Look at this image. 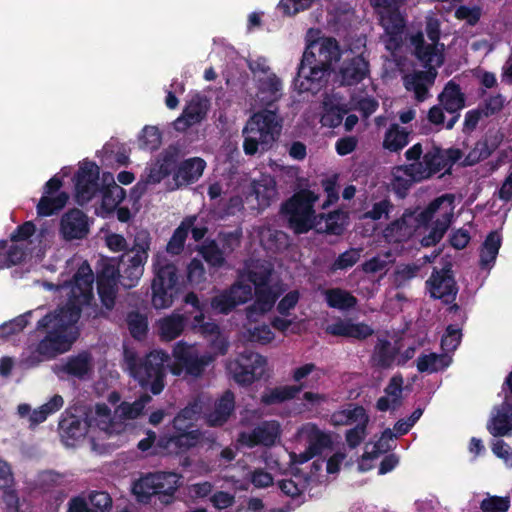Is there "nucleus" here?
I'll return each mask as SVG.
<instances>
[{
    "label": "nucleus",
    "mask_w": 512,
    "mask_h": 512,
    "mask_svg": "<svg viewBox=\"0 0 512 512\" xmlns=\"http://www.w3.org/2000/svg\"><path fill=\"white\" fill-rule=\"evenodd\" d=\"M505 105V97L497 93L495 95H490L486 99H484V102L480 109L483 112V116L490 117L497 113H499Z\"/></svg>",
    "instance_id": "64"
},
{
    "label": "nucleus",
    "mask_w": 512,
    "mask_h": 512,
    "mask_svg": "<svg viewBox=\"0 0 512 512\" xmlns=\"http://www.w3.org/2000/svg\"><path fill=\"white\" fill-rule=\"evenodd\" d=\"M306 436L308 448L316 456L323 453L325 449L333 448V440L331 434L322 431L316 424L309 423L306 428Z\"/></svg>",
    "instance_id": "36"
},
{
    "label": "nucleus",
    "mask_w": 512,
    "mask_h": 512,
    "mask_svg": "<svg viewBox=\"0 0 512 512\" xmlns=\"http://www.w3.org/2000/svg\"><path fill=\"white\" fill-rule=\"evenodd\" d=\"M93 512H108L112 507V498L105 491H94L89 495Z\"/></svg>",
    "instance_id": "63"
},
{
    "label": "nucleus",
    "mask_w": 512,
    "mask_h": 512,
    "mask_svg": "<svg viewBox=\"0 0 512 512\" xmlns=\"http://www.w3.org/2000/svg\"><path fill=\"white\" fill-rule=\"evenodd\" d=\"M206 168V162L200 157L183 160L177 167L174 179L180 184H193L199 180Z\"/></svg>",
    "instance_id": "30"
},
{
    "label": "nucleus",
    "mask_w": 512,
    "mask_h": 512,
    "mask_svg": "<svg viewBox=\"0 0 512 512\" xmlns=\"http://www.w3.org/2000/svg\"><path fill=\"white\" fill-rule=\"evenodd\" d=\"M445 357L436 353L421 354L416 367L420 373H435L443 369L447 364L444 363Z\"/></svg>",
    "instance_id": "51"
},
{
    "label": "nucleus",
    "mask_w": 512,
    "mask_h": 512,
    "mask_svg": "<svg viewBox=\"0 0 512 512\" xmlns=\"http://www.w3.org/2000/svg\"><path fill=\"white\" fill-rule=\"evenodd\" d=\"M267 361L262 355L244 350L230 365L233 379L241 386H249L260 380L265 374Z\"/></svg>",
    "instance_id": "8"
},
{
    "label": "nucleus",
    "mask_w": 512,
    "mask_h": 512,
    "mask_svg": "<svg viewBox=\"0 0 512 512\" xmlns=\"http://www.w3.org/2000/svg\"><path fill=\"white\" fill-rule=\"evenodd\" d=\"M427 78L425 72H416L411 76L405 77V88L413 91L418 101H424L428 96V88L424 82Z\"/></svg>",
    "instance_id": "52"
},
{
    "label": "nucleus",
    "mask_w": 512,
    "mask_h": 512,
    "mask_svg": "<svg viewBox=\"0 0 512 512\" xmlns=\"http://www.w3.org/2000/svg\"><path fill=\"white\" fill-rule=\"evenodd\" d=\"M198 251L206 263L213 268H221L226 264V254L216 240H205Z\"/></svg>",
    "instance_id": "45"
},
{
    "label": "nucleus",
    "mask_w": 512,
    "mask_h": 512,
    "mask_svg": "<svg viewBox=\"0 0 512 512\" xmlns=\"http://www.w3.org/2000/svg\"><path fill=\"white\" fill-rule=\"evenodd\" d=\"M169 359L168 353L162 350H153L144 357H139L134 351H124L130 376L153 395H159L165 388Z\"/></svg>",
    "instance_id": "3"
},
{
    "label": "nucleus",
    "mask_w": 512,
    "mask_h": 512,
    "mask_svg": "<svg viewBox=\"0 0 512 512\" xmlns=\"http://www.w3.org/2000/svg\"><path fill=\"white\" fill-rule=\"evenodd\" d=\"M281 435V427L276 420H265L255 426L250 432H241L238 442L248 448L256 446L272 447Z\"/></svg>",
    "instance_id": "15"
},
{
    "label": "nucleus",
    "mask_w": 512,
    "mask_h": 512,
    "mask_svg": "<svg viewBox=\"0 0 512 512\" xmlns=\"http://www.w3.org/2000/svg\"><path fill=\"white\" fill-rule=\"evenodd\" d=\"M242 238V230L236 229L234 231L220 232L218 234V240L221 244V249L226 255L231 254L234 250L240 246Z\"/></svg>",
    "instance_id": "56"
},
{
    "label": "nucleus",
    "mask_w": 512,
    "mask_h": 512,
    "mask_svg": "<svg viewBox=\"0 0 512 512\" xmlns=\"http://www.w3.org/2000/svg\"><path fill=\"white\" fill-rule=\"evenodd\" d=\"M254 290L255 301L252 307L262 314L270 311L278 298V294L273 291L271 285L257 287Z\"/></svg>",
    "instance_id": "47"
},
{
    "label": "nucleus",
    "mask_w": 512,
    "mask_h": 512,
    "mask_svg": "<svg viewBox=\"0 0 512 512\" xmlns=\"http://www.w3.org/2000/svg\"><path fill=\"white\" fill-rule=\"evenodd\" d=\"M118 269L119 283L127 289L135 287L144 272V268H138L137 266H132L130 264H125L123 269Z\"/></svg>",
    "instance_id": "53"
},
{
    "label": "nucleus",
    "mask_w": 512,
    "mask_h": 512,
    "mask_svg": "<svg viewBox=\"0 0 512 512\" xmlns=\"http://www.w3.org/2000/svg\"><path fill=\"white\" fill-rule=\"evenodd\" d=\"M318 200V196L309 189H303L296 192L283 205V209H292L300 212L315 215L314 203Z\"/></svg>",
    "instance_id": "38"
},
{
    "label": "nucleus",
    "mask_w": 512,
    "mask_h": 512,
    "mask_svg": "<svg viewBox=\"0 0 512 512\" xmlns=\"http://www.w3.org/2000/svg\"><path fill=\"white\" fill-rule=\"evenodd\" d=\"M308 46H313L314 52L315 49H317L316 63L333 71V63L339 61L341 57V49L338 41L333 37H322L310 43Z\"/></svg>",
    "instance_id": "26"
},
{
    "label": "nucleus",
    "mask_w": 512,
    "mask_h": 512,
    "mask_svg": "<svg viewBox=\"0 0 512 512\" xmlns=\"http://www.w3.org/2000/svg\"><path fill=\"white\" fill-rule=\"evenodd\" d=\"M314 0H280L278 9L285 16H294L297 13L309 9Z\"/></svg>",
    "instance_id": "62"
},
{
    "label": "nucleus",
    "mask_w": 512,
    "mask_h": 512,
    "mask_svg": "<svg viewBox=\"0 0 512 512\" xmlns=\"http://www.w3.org/2000/svg\"><path fill=\"white\" fill-rule=\"evenodd\" d=\"M360 257L361 249L350 248L339 254L333 263L330 264L328 271L329 273L334 274L337 271H343L352 268L360 260Z\"/></svg>",
    "instance_id": "49"
},
{
    "label": "nucleus",
    "mask_w": 512,
    "mask_h": 512,
    "mask_svg": "<svg viewBox=\"0 0 512 512\" xmlns=\"http://www.w3.org/2000/svg\"><path fill=\"white\" fill-rule=\"evenodd\" d=\"M447 158L439 147L427 151L421 162H414L402 166L403 173L415 182L428 179L443 170L447 165Z\"/></svg>",
    "instance_id": "12"
},
{
    "label": "nucleus",
    "mask_w": 512,
    "mask_h": 512,
    "mask_svg": "<svg viewBox=\"0 0 512 512\" xmlns=\"http://www.w3.org/2000/svg\"><path fill=\"white\" fill-rule=\"evenodd\" d=\"M31 314V312H27L0 326V337H8L21 332L28 325V317Z\"/></svg>",
    "instance_id": "61"
},
{
    "label": "nucleus",
    "mask_w": 512,
    "mask_h": 512,
    "mask_svg": "<svg viewBox=\"0 0 512 512\" xmlns=\"http://www.w3.org/2000/svg\"><path fill=\"white\" fill-rule=\"evenodd\" d=\"M510 508V497L489 496L480 503L482 512H507Z\"/></svg>",
    "instance_id": "58"
},
{
    "label": "nucleus",
    "mask_w": 512,
    "mask_h": 512,
    "mask_svg": "<svg viewBox=\"0 0 512 512\" xmlns=\"http://www.w3.org/2000/svg\"><path fill=\"white\" fill-rule=\"evenodd\" d=\"M142 148L147 150H157L162 143V135L159 129L155 126H145L142 130V135L139 138Z\"/></svg>",
    "instance_id": "54"
},
{
    "label": "nucleus",
    "mask_w": 512,
    "mask_h": 512,
    "mask_svg": "<svg viewBox=\"0 0 512 512\" xmlns=\"http://www.w3.org/2000/svg\"><path fill=\"white\" fill-rule=\"evenodd\" d=\"M69 195L65 191L59 192L56 196L43 194L37 204V214L40 217H48L62 210L68 202Z\"/></svg>",
    "instance_id": "40"
},
{
    "label": "nucleus",
    "mask_w": 512,
    "mask_h": 512,
    "mask_svg": "<svg viewBox=\"0 0 512 512\" xmlns=\"http://www.w3.org/2000/svg\"><path fill=\"white\" fill-rule=\"evenodd\" d=\"M413 211L407 209L402 216L391 223L384 229L383 233L386 239L393 242H403L411 238L416 230L413 223Z\"/></svg>",
    "instance_id": "24"
},
{
    "label": "nucleus",
    "mask_w": 512,
    "mask_h": 512,
    "mask_svg": "<svg viewBox=\"0 0 512 512\" xmlns=\"http://www.w3.org/2000/svg\"><path fill=\"white\" fill-rule=\"evenodd\" d=\"M100 169L93 161L85 160L75 174V191L79 203H86L99 192Z\"/></svg>",
    "instance_id": "14"
},
{
    "label": "nucleus",
    "mask_w": 512,
    "mask_h": 512,
    "mask_svg": "<svg viewBox=\"0 0 512 512\" xmlns=\"http://www.w3.org/2000/svg\"><path fill=\"white\" fill-rule=\"evenodd\" d=\"M235 410V396L231 390H226L214 403V408L205 413V422L209 427H222L226 424Z\"/></svg>",
    "instance_id": "22"
},
{
    "label": "nucleus",
    "mask_w": 512,
    "mask_h": 512,
    "mask_svg": "<svg viewBox=\"0 0 512 512\" xmlns=\"http://www.w3.org/2000/svg\"><path fill=\"white\" fill-rule=\"evenodd\" d=\"M187 317L181 314H172L160 320L159 330L163 340L171 341L176 339L183 332Z\"/></svg>",
    "instance_id": "42"
},
{
    "label": "nucleus",
    "mask_w": 512,
    "mask_h": 512,
    "mask_svg": "<svg viewBox=\"0 0 512 512\" xmlns=\"http://www.w3.org/2000/svg\"><path fill=\"white\" fill-rule=\"evenodd\" d=\"M60 232L66 240L83 239L89 233L88 218L77 208L70 209L61 218Z\"/></svg>",
    "instance_id": "17"
},
{
    "label": "nucleus",
    "mask_w": 512,
    "mask_h": 512,
    "mask_svg": "<svg viewBox=\"0 0 512 512\" xmlns=\"http://www.w3.org/2000/svg\"><path fill=\"white\" fill-rule=\"evenodd\" d=\"M347 113L348 108L346 105L334 104L332 101H324L321 123L325 127L336 128L342 123Z\"/></svg>",
    "instance_id": "44"
},
{
    "label": "nucleus",
    "mask_w": 512,
    "mask_h": 512,
    "mask_svg": "<svg viewBox=\"0 0 512 512\" xmlns=\"http://www.w3.org/2000/svg\"><path fill=\"white\" fill-rule=\"evenodd\" d=\"M369 420L361 421V423H357L351 429H348L345 433L346 443L349 448L354 449L358 447L361 442L365 439L367 435V426Z\"/></svg>",
    "instance_id": "59"
},
{
    "label": "nucleus",
    "mask_w": 512,
    "mask_h": 512,
    "mask_svg": "<svg viewBox=\"0 0 512 512\" xmlns=\"http://www.w3.org/2000/svg\"><path fill=\"white\" fill-rule=\"evenodd\" d=\"M455 195L451 193L443 194L433 199L422 211L416 213L413 211V223L416 230L420 227H427L437 212H444L446 207L454 205Z\"/></svg>",
    "instance_id": "27"
},
{
    "label": "nucleus",
    "mask_w": 512,
    "mask_h": 512,
    "mask_svg": "<svg viewBox=\"0 0 512 512\" xmlns=\"http://www.w3.org/2000/svg\"><path fill=\"white\" fill-rule=\"evenodd\" d=\"M411 44L414 46L415 56L428 70L442 65L443 56L437 49L435 44H427L421 32L416 33L411 38Z\"/></svg>",
    "instance_id": "25"
},
{
    "label": "nucleus",
    "mask_w": 512,
    "mask_h": 512,
    "mask_svg": "<svg viewBox=\"0 0 512 512\" xmlns=\"http://www.w3.org/2000/svg\"><path fill=\"white\" fill-rule=\"evenodd\" d=\"M125 190L114 181L102 191V208L107 212L114 211L125 199Z\"/></svg>",
    "instance_id": "48"
},
{
    "label": "nucleus",
    "mask_w": 512,
    "mask_h": 512,
    "mask_svg": "<svg viewBox=\"0 0 512 512\" xmlns=\"http://www.w3.org/2000/svg\"><path fill=\"white\" fill-rule=\"evenodd\" d=\"M332 336L365 340L372 336L374 330L366 323H353L351 319H338L326 328Z\"/></svg>",
    "instance_id": "23"
},
{
    "label": "nucleus",
    "mask_w": 512,
    "mask_h": 512,
    "mask_svg": "<svg viewBox=\"0 0 512 512\" xmlns=\"http://www.w3.org/2000/svg\"><path fill=\"white\" fill-rule=\"evenodd\" d=\"M487 430L494 437L512 436V402L503 400L499 406L494 407Z\"/></svg>",
    "instance_id": "20"
},
{
    "label": "nucleus",
    "mask_w": 512,
    "mask_h": 512,
    "mask_svg": "<svg viewBox=\"0 0 512 512\" xmlns=\"http://www.w3.org/2000/svg\"><path fill=\"white\" fill-rule=\"evenodd\" d=\"M89 304L69 296L65 306L42 317L37 323L36 330L46 335L38 344V352L43 355L65 352L70 346L67 331L80 319L82 306Z\"/></svg>",
    "instance_id": "1"
},
{
    "label": "nucleus",
    "mask_w": 512,
    "mask_h": 512,
    "mask_svg": "<svg viewBox=\"0 0 512 512\" xmlns=\"http://www.w3.org/2000/svg\"><path fill=\"white\" fill-rule=\"evenodd\" d=\"M243 279L254 288L270 285L274 273L273 265L261 259L246 261L244 267L237 271Z\"/></svg>",
    "instance_id": "19"
},
{
    "label": "nucleus",
    "mask_w": 512,
    "mask_h": 512,
    "mask_svg": "<svg viewBox=\"0 0 512 512\" xmlns=\"http://www.w3.org/2000/svg\"><path fill=\"white\" fill-rule=\"evenodd\" d=\"M252 296V286L237 273L236 280L211 299V306L219 313L227 315L236 307L249 302Z\"/></svg>",
    "instance_id": "9"
},
{
    "label": "nucleus",
    "mask_w": 512,
    "mask_h": 512,
    "mask_svg": "<svg viewBox=\"0 0 512 512\" xmlns=\"http://www.w3.org/2000/svg\"><path fill=\"white\" fill-rule=\"evenodd\" d=\"M282 129V120L277 115V108L262 109L254 113L243 128V150L248 156L269 150L278 139Z\"/></svg>",
    "instance_id": "4"
},
{
    "label": "nucleus",
    "mask_w": 512,
    "mask_h": 512,
    "mask_svg": "<svg viewBox=\"0 0 512 512\" xmlns=\"http://www.w3.org/2000/svg\"><path fill=\"white\" fill-rule=\"evenodd\" d=\"M127 326L131 336L135 339H142L148 331V320L139 311H130L126 317Z\"/></svg>",
    "instance_id": "50"
},
{
    "label": "nucleus",
    "mask_w": 512,
    "mask_h": 512,
    "mask_svg": "<svg viewBox=\"0 0 512 512\" xmlns=\"http://www.w3.org/2000/svg\"><path fill=\"white\" fill-rule=\"evenodd\" d=\"M399 348L388 339H378L371 355V365L379 369H389L397 361Z\"/></svg>",
    "instance_id": "29"
},
{
    "label": "nucleus",
    "mask_w": 512,
    "mask_h": 512,
    "mask_svg": "<svg viewBox=\"0 0 512 512\" xmlns=\"http://www.w3.org/2000/svg\"><path fill=\"white\" fill-rule=\"evenodd\" d=\"M308 387H311L308 383H300L298 385H286L269 389L261 395V403L264 405H274L292 400Z\"/></svg>",
    "instance_id": "32"
},
{
    "label": "nucleus",
    "mask_w": 512,
    "mask_h": 512,
    "mask_svg": "<svg viewBox=\"0 0 512 512\" xmlns=\"http://www.w3.org/2000/svg\"><path fill=\"white\" fill-rule=\"evenodd\" d=\"M89 304L69 296L65 306L42 317L37 323L36 330L46 335L38 344V352L43 355L65 352L70 346L67 331L80 319L82 306Z\"/></svg>",
    "instance_id": "2"
},
{
    "label": "nucleus",
    "mask_w": 512,
    "mask_h": 512,
    "mask_svg": "<svg viewBox=\"0 0 512 512\" xmlns=\"http://www.w3.org/2000/svg\"><path fill=\"white\" fill-rule=\"evenodd\" d=\"M173 357L176 364L193 377L201 376L206 367L215 360L214 355L210 353L200 355L194 344H188L182 340L175 344Z\"/></svg>",
    "instance_id": "10"
},
{
    "label": "nucleus",
    "mask_w": 512,
    "mask_h": 512,
    "mask_svg": "<svg viewBox=\"0 0 512 512\" xmlns=\"http://www.w3.org/2000/svg\"><path fill=\"white\" fill-rule=\"evenodd\" d=\"M119 269L112 264H104L97 273V286L117 287L119 282Z\"/></svg>",
    "instance_id": "57"
},
{
    "label": "nucleus",
    "mask_w": 512,
    "mask_h": 512,
    "mask_svg": "<svg viewBox=\"0 0 512 512\" xmlns=\"http://www.w3.org/2000/svg\"><path fill=\"white\" fill-rule=\"evenodd\" d=\"M178 482L179 477L173 472L150 473L135 483L134 493L143 501L157 496L161 503L170 504L178 488Z\"/></svg>",
    "instance_id": "7"
},
{
    "label": "nucleus",
    "mask_w": 512,
    "mask_h": 512,
    "mask_svg": "<svg viewBox=\"0 0 512 512\" xmlns=\"http://www.w3.org/2000/svg\"><path fill=\"white\" fill-rule=\"evenodd\" d=\"M453 211L454 205L445 208L444 212L441 214V217L433 222L430 232L423 237V246H435L442 240L452 223Z\"/></svg>",
    "instance_id": "35"
},
{
    "label": "nucleus",
    "mask_w": 512,
    "mask_h": 512,
    "mask_svg": "<svg viewBox=\"0 0 512 512\" xmlns=\"http://www.w3.org/2000/svg\"><path fill=\"white\" fill-rule=\"evenodd\" d=\"M61 371L68 376L84 380L93 371V358L87 351H82L74 356H69L62 365Z\"/></svg>",
    "instance_id": "28"
},
{
    "label": "nucleus",
    "mask_w": 512,
    "mask_h": 512,
    "mask_svg": "<svg viewBox=\"0 0 512 512\" xmlns=\"http://www.w3.org/2000/svg\"><path fill=\"white\" fill-rule=\"evenodd\" d=\"M369 420L365 408L361 405H355L352 409H343L336 411L331 416V422L334 426L349 425L354 422Z\"/></svg>",
    "instance_id": "46"
},
{
    "label": "nucleus",
    "mask_w": 512,
    "mask_h": 512,
    "mask_svg": "<svg viewBox=\"0 0 512 512\" xmlns=\"http://www.w3.org/2000/svg\"><path fill=\"white\" fill-rule=\"evenodd\" d=\"M94 275L87 263L82 264L73 276L70 294L74 299L82 303H90L93 300Z\"/></svg>",
    "instance_id": "21"
},
{
    "label": "nucleus",
    "mask_w": 512,
    "mask_h": 512,
    "mask_svg": "<svg viewBox=\"0 0 512 512\" xmlns=\"http://www.w3.org/2000/svg\"><path fill=\"white\" fill-rule=\"evenodd\" d=\"M281 211L288 219V227L296 234L301 235L309 232L315 225V215L300 212L292 209H283Z\"/></svg>",
    "instance_id": "41"
},
{
    "label": "nucleus",
    "mask_w": 512,
    "mask_h": 512,
    "mask_svg": "<svg viewBox=\"0 0 512 512\" xmlns=\"http://www.w3.org/2000/svg\"><path fill=\"white\" fill-rule=\"evenodd\" d=\"M410 132L394 123L386 130L383 148L390 152H399L409 143Z\"/></svg>",
    "instance_id": "39"
},
{
    "label": "nucleus",
    "mask_w": 512,
    "mask_h": 512,
    "mask_svg": "<svg viewBox=\"0 0 512 512\" xmlns=\"http://www.w3.org/2000/svg\"><path fill=\"white\" fill-rule=\"evenodd\" d=\"M252 191L257 199L258 207L265 209L271 205L277 195L276 181L270 175H263L259 180L253 181Z\"/></svg>",
    "instance_id": "33"
},
{
    "label": "nucleus",
    "mask_w": 512,
    "mask_h": 512,
    "mask_svg": "<svg viewBox=\"0 0 512 512\" xmlns=\"http://www.w3.org/2000/svg\"><path fill=\"white\" fill-rule=\"evenodd\" d=\"M201 437L202 433L197 429L186 432H175L172 435L160 437L157 444L167 453L183 454L189 449L196 447Z\"/></svg>",
    "instance_id": "18"
},
{
    "label": "nucleus",
    "mask_w": 512,
    "mask_h": 512,
    "mask_svg": "<svg viewBox=\"0 0 512 512\" xmlns=\"http://www.w3.org/2000/svg\"><path fill=\"white\" fill-rule=\"evenodd\" d=\"M369 74V62L362 55H357L342 62L337 77L341 86H355Z\"/></svg>",
    "instance_id": "16"
},
{
    "label": "nucleus",
    "mask_w": 512,
    "mask_h": 512,
    "mask_svg": "<svg viewBox=\"0 0 512 512\" xmlns=\"http://www.w3.org/2000/svg\"><path fill=\"white\" fill-rule=\"evenodd\" d=\"M438 100L446 112L461 111L466 105V96L454 80H450L439 94Z\"/></svg>",
    "instance_id": "31"
},
{
    "label": "nucleus",
    "mask_w": 512,
    "mask_h": 512,
    "mask_svg": "<svg viewBox=\"0 0 512 512\" xmlns=\"http://www.w3.org/2000/svg\"><path fill=\"white\" fill-rule=\"evenodd\" d=\"M91 423L84 411L78 409H66L60 417L58 431L62 442L66 446H75L76 442L83 439Z\"/></svg>",
    "instance_id": "11"
},
{
    "label": "nucleus",
    "mask_w": 512,
    "mask_h": 512,
    "mask_svg": "<svg viewBox=\"0 0 512 512\" xmlns=\"http://www.w3.org/2000/svg\"><path fill=\"white\" fill-rule=\"evenodd\" d=\"M153 272L152 305L156 309L168 308L173 304L179 292L177 267L165 256L157 254L153 259Z\"/></svg>",
    "instance_id": "5"
},
{
    "label": "nucleus",
    "mask_w": 512,
    "mask_h": 512,
    "mask_svg": "<svg viewBox=\"0 0 512 512\" xmlns=\"http://www.w3.org/2000/svg\"><path fill=\"white\" fill-rule=\"evenodd\" d=\"M343 215V212L340 210H335L329 212L328 214H320L319 217L321 219H325V228L323 230H318V232H324L328 235L340 236L344 232L343 223H339V217Z\"/></svg>",
    "instance_id": "55"
},
{
    "label": "nucleus",
    "mask_w": 512,
    "mask_h": 512,
    "mask_svg": "<svg viewBox=\"0 0 512 512\" xmlns=\"http://www.w3.org/2000/svg\"><path fill=\"white\" fill-rule=\"evenodd\" d=\"M426 286L430 296L434 299H441L444 304H452L458 293V286L449 264L439 270L434 268L426 281Z\"/></svg>",
    "instance_id": "13"
},
{
    "label": "nucleus",
    "mask_w": 512,
    "mask_h": 512,
    "mask_svg": "<svg viewBox=\"0 0 512 512\" xmlns=\"http://www.w3.org/2000/svg\"><path fill=\"white\" fill-rule=\"evenodd\" d=\"M393 204L389 199H383L379 202H376L372 205V208L366 212H364L362 218L363 219H371L374 221L380 220L383 217L386 219L389 218V214L393 209Z\"/></svg>",
    "instance_id": "60"
},
{
    "label": "nucleus",
    "mask_w": 512,
    "mask_h": 512,
    "mask_svg": "<svg viewBox=\"0 0 512 512\" xmlns=\"http://www.w3.org/2000/svg\"><path fill=\"white\" fill-rule=\"evenodd\" d=\"M332 72L316 63V52L313 51V46H307L298 64L293 83L299 93L309 92L316 95L327 87Z\"/></svg>",
    "instance_id": "6"
},
{
    "label": "nucleus",
    "mask_w": 512,
    "mask_h": 512,
    "mask_svg": "<svg viewBox=\"0 0 512 512\" xmlns=\"http://www.w3.org/2000/svg\"><path fill=\"white\" fill-rule=\"evenodd\" d=\"M196 220L197 216L192 215L185 217L181 221L180 225L174 230L167 244V250L169 252L179 254L184 249L185 241L188 237L190 228H192Z\"/></svg>",
    "instance_id": "43"
},
{
    "label": "nucleus",
    "mask_w": 512,
    "mask_h": 512,
    "mask_svg": "<svg viewBox=\"0 0 512 512\" xmlns=\"http://www.w3.org/2000/svg\"><path fill=\"white\" fill-rule=\"evenodd\" d=\"M259 93L261 102L270 109L282 96V81L274 73L266 78L259 79Z\"/></svg>",
    "instance_id": "34"
},
{
    "label": "nucleus",
    "mask_w": 512,
    "mask_h": 512,
    "mask_svg": "<svg viewBox=\"0 0 512 512\" xmlns=\"http://www.w3.org/2000/svg\"><path fill=\"white\" fill-rule=\"evenodd\" d=\"M328 307L347 311L357 305V298L349 291L342 288H330L324 292Z\"/></svg>",
    "instance_id": "37"
}]
</instances>
